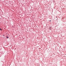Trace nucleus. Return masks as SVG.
Segmentation results:
<instances>
[{
    "label": "nucleus",
    "mask_w": 66,
    "mask_h": 66,
    "mask_svg": "<svg viewBox=\"0 0 66 66\" xmlns=\"http://www.w3.org/2000/svg\"><path fill=\"white\" fill-rule=\"evenodd\" d=\"M6 38H9V37H7V36Z\"/></svg>",
    "instance_id": "obj_1"
},
{
    "label": "nucleus",
    "mask_w": 66,
    "mask_h": 66,
    "mask_svg": "<svg viewBox=\"0 0 66 66\" xmlns=\"http://www.w3.org/2000/svg\"><path fill=\"white\" fill-rule=\"evenodd\" d=\"M0 30H1V31H2V29L1 28L0 29Z\"/></svg>",
    "instance_id": "obj_2"
}]
</instances>
